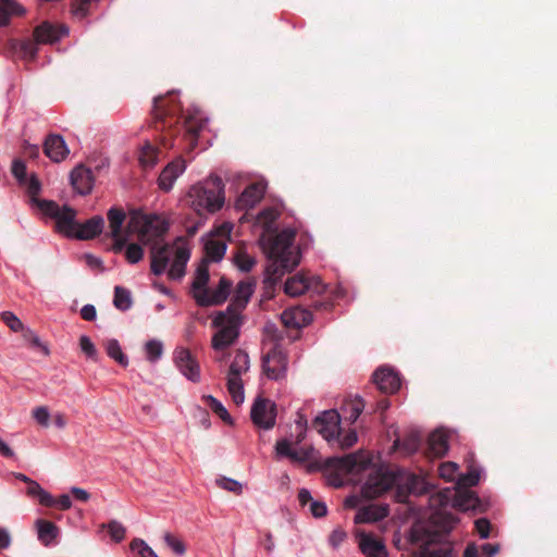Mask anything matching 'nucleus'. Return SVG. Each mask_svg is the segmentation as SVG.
<instances>
[{
  "instance_id": "49530a36",
  "label": "nucleus",
  "mask_w": 557,
  "mask_h": 557,
  "mask_svg": "<svg viewBox=\"0 0 557 557\" xmlns=\"http://www.w3.org/2000/svg\"><path fill=\"white\" fill-rule=\"evenodd\" d=\"M1 320L12 332H22L25 329L22 321L11 311H3Z\"/></svg>"
},
{
  "instance_id": "052dcab7",
  "label": "nucleus",
  "mask_w": 557,
  "mask_h": 557,
  "mask_svg": "<svg viewBox=\"0 0 557 557\" xmlns=\"http://www.w3.org/2000/svg\"><path fill=\"white\" fill-rule=\"evenodd\" d=\"M12 173L14 177L18 181V183L26 182L27 173H26V165L21 160H15L12 164Z\"/></svg>"
},
{
  "instance_id": "0eeeda50",
  "label": "nucleus",
  "mask_w": 557,
  "mask_h": 557,
  "mask_svg": "<svg viewBox=\"0 0 557 557\" xmlns=\"http://www.w3.org/2000/svg\"><path fill=\"white\" fill-rule=\"evenodd\" d=\"M265 332L272 334L274 342L272 348L262 357V370L264 374L271 380H281L285 377L287 371V355L278 344L280 336H276L275 325L268 324Z\"/></svg>"
},
{
  "instance_id": "864d4df0",
  "label": "nucleus",
  "mask_w": 557,
  "mask_h": 557,
  "mask_svg": "<svg viewBox=\"0 0 557 557\" xmlns=\"http://www.w3.org/2000/svg\"><path fill=\"white\" fill-rule=\"evenodd\" d=\"M125 257L129 263H137L144 257V250L138 244H129L125 251Z\"/></svg>"
},
{
  "instance_id": "58836bf2",
  "label": "nucleus",
  "mask_w": 557,
  "mask_h": 557,
  "mask_svg": "<svg viewBox=\"0 0 557 557\" xmlns=\"http://www.w3.org/2000/svg\"><path fill=\"white\" fill-rule=\"evenodd\" d=\"M227 391L232 396L233 401L236 405H240L244 403L245 395L243 388V382L240 377L228 376L227 377Z\"/></svg>"
},
{
  "instance_id": "1a4fd4ad",
  "label": "nucleus",
  "mask_w": 557,
  "mask_h": 557,
  "mask_svg": "<svg viewBox=\"0 0 557 557\" xmlns=\"http://www.w3.org/2000/svg\"><path fill=\"white\" fill-rule=\"evenodd\" d=\"M38 208L46 215L55 220V227L59 233L66 237H74L78 223L75 221L76 211L73 208L69 206L61 208L52 200L38 201Z\"/></svg>"
},
{
  "instance_id": "f3484780",
  "label": "nucleus",
  "mask_w": 557,
  "mask_h": 557,
  "mask_svg": "<svg viewBox=\"0 0 557 557\" xmlns=\"http://www.w3.org/2000/svg\"><path fill=\"white\" fill-rule=\"evenodd\" d=\"M71 184L81 195H87L94 186V175L90 169L84 165H77L71 172Z\"/></svg>"
},
{
  "instance_id": "4468645a",
  "label": "nucleus",
  "mask_w": 557,
  "mask_h": 557,
  "mask_svg": "<svg viewBox=\"0 0 557 557\" xmlns=\"http://www.w3.org/2000/svg\"><path fill=\"white\" fill-rule=\"evenodd\" d=\"M372 381L384 394H394L400 387V379L394 370L381 367L372 375Z\"/></svg>"
},
{
  "instance_id": "6e6552de",
  "label": "nucleus",
  "mask_w": 557,
  "mask_h": 557,
  "mask_svg": "<svg viewBox=\"0 0 557 557\" xmlns=\"http://www.w3.org/2000/svg\"><path fill=\"white\" fill-rule=\"evenodd\" d=\"M213 325L220 330L212 337V347L215 350H222L237 339L240 317H237L236 313L220 311L213 319Z\"/></svg>"
},
{
  "instance_id": "680f3d73",
  "label": "nucleus",
  "mask_w": 557,
  "mask_h": 557,
  "mask_svg": "<svg viewBox=\"0 0 557 557\" xmlns=\"http://www.w3.org/2000/svg\"><path fill=\"white\" fill-rule=\"evenodd\" d=\"M475 530L482 539L490 536L491 522L485 518H480L475 521Z\"/></svg>"
},
{
  "instance_id": "e2e57ef3",
  "label": "nucleus",
  "mask_w": 557,
  "mask_h": 557,
  "mask_svg": "<svg viewBox=\"0 0 557 557\" xmlns=\"http://www.w3.org/2000/svg\"><path fill=\"white\" fill-rule=\"evenodd\" d=\"M310 512L315 518H322L327 513L326 505L323 502L313 500L310 504Z\"/></svg>"
},
{
  "instance_id": "13d9d810",
  "label": "nucleus",
  "mask_w": 557,
  "mask_h": 557,
  "mask_svg": "<svg viewBox=\"0 0 557 557\" xmlns=\"http://www.w3.org/2000/svg\"><path fill=\"white\" fill-rule=\"evenodd\" d=\"M32 416L41 426L49 425L50 413L46 406L36 407L33 410Z\"/></svg>"
},
{
  "instance_id": "3c124183",
  "label": "nucleus",
  "mask_w": 557,
  "mask_h": 557,
  "mask_svg": "<svg viewBox=\"0 0 557 557\" xmlns=\"http://www.w3.org/2000/svg\"><path fill=\"white\" fill-rule=\"evenodd\" d=\"M164 541L166 543V545L177 555H184L185 552H186V546L185 544L183 543L182 540H180L178 537L174 536L173 534L171 533H165L164 534Z\"/></svg>"
},
{
  "instance_id": "c03bdc74",
  "label": "nucleus",
  "mask_w": 557,
  "mask_h": 557,
  "mask_svg": "<svg viewBox=\"0 0 557 557\" xmlns=\"http://www.w3.org/2000/svg\"><path fill=\"white\" fill-rule=\"evenodd\" d=\"M237 268L244 272H249L256 264V259L246 251L238 250L234 257Z\"/></svg>"
},
{
  "instance_id": "4be33fe9",
  "label": "nucleus",
  "mask_w": 557,
  "mask_h": 557,
  "mask_svg": "<svg viewBox=\"0 0 557 557\" xmlns=\"http://www.w3.org/2000/svg\"><path fill=\"white\" fill-rule=\"evenodd\" d=\"M35 528L38 541L46 547L52 545L60 535V529L49 520L37 519Z\"/></svg>"
},
{
  "instance_id": "e433bc0d",
  "label": "nucleus",
  "mask_w": 557,
  "mask_h": 557,
  "mask_svg": "<svg viewBox=\"0 0 557 557\" xmlns=\"http://www.w3.org/2000/svg\"><path fill=\"white\" fill-rule=\"evenodd\" d=\"M249 369V357L246 352L236 351L234 359L230 366L228 376L240 377Z\"/></svg>"
},
{
  "instance_id": "f257e3e1",
  "label": "nucleus",
  "mask_w": 557,
  "mask_h": 557,
  "mask_svg": "<svg viewBox=\"0 0 557 557\" xmlns=\"http://www.w3.org/2000/svg\"><path fill=\"white\" fill-rule=\"evenodd\" d=\"M393 487L398 503H407L410 495L419 496L429 491V484L421 475L404 470L393 472L380 469L369 474L361 493L364 498L373 499Z\"/></svg>"
},
{
  "instance_id": "f8f14e48",
  "label": "nucleus",
  "mask_w": 557,
  "mask_h": 557,
  "mask_svg": "<svg viewBox=\"0 0 557 557\" xmlns=\"http://www.w3.org/2000/svg\"><path fill=\"white\" fill-rule=\"evenodd\" d=\"M174 363L180 372L189 381L198 383L200 381V367L197 359L187 348H177L174 351Z\"/></svg>"
},
{
  "instance_id": "7c9ffc66",
  "label": "nucleus",
  "mask_w": 557,
  "mask_h": 557,
  "mask_svg": "<svg viewBox=\"0 0 557 557\" xmlns=\"http://www.w3.org/2000/svg\"><path fill=\"white\" fill-rule=\"evenodd\" d=\"M341 466L348 472H359L364 470L370 463L361 454H349L344 456L341 460Z\"/></svg>"
},
{
  "instance_id": "7ed1b4c3",
  "label": "nucleus",
  "mask_w": 557,
  "mask_h": 557,
  "mask_svg": "<svg viewBox=\"0 0 557 557\" xmlns=\"http://www.w3.org/2000/svg\"><path fill=\"white\" fill-rule=\"evenodd\" d=\"M296 231L293 228H284L268 237L262 238V245L267 250L269 258L273 261L268 267L270 278L276 280L286 272L293 271L300 261V253L294 246Z\"/></svg>"
},
{
  "instance_id": "c756f323",
  "label": "nucleus",
  "mask_w": 557,
  "mask_h": 557,
  "mask_svg": "<svg viewBox=\"0 0 557 557\" xmlns=\"http://www.w3.org/2000/svg\"><path fill=\"white\" fill-rule=\"evenodd\" d=\"M276 454L282 457H287L293 461L304 462L308 459V454L305 450L293 449L287 440H281L275 445Z\"/></svg>"
},
{
  "instance_id": "338daca9",
  "label": "nucleus",
  "mask_w": 557,
  "mask_h": 557,
  "mask_svg": "<svg viewBox=\"0 0 557 557\" xmlns=\"http://www.w3.org/2000/svg\"><path fill=\"white\" fill-rule=\"evenodd\" d=\"M480 475L478 471H470L462 479L461 482L465 486L471 487L479 483Z\"/></svg>"
},
{
  "instance_id": "de8ad7c7",
  "label": "nucleus",
  "mask_w": 557,
  "mask_h": 557,
  "mask_svg": "<svg viewBox=\"0 0 557 557\" xmlns=\"http://www.w3.org/2000/svg\"><path fill=\"white\" fill-rule=\"evenodd\" d=\"M215 483L219 487H221L225 491L232 492L236 495L242 494L243 486L238 481H236L234 479L221 476L215 480Z\"/></svg>"
},
{
  "instance_id": "dca6fc26",
  "label": "nucleus",
  "mask_w": 557,
  "mask_h": 557,
  "mask_svg": "<svg viewBox=\"0 0 557 557\" xmlns=\"http://www.w3.org/2000/svg\"><path fill=\"white\" fill-rule=\"evenodd\" d=\"M281 320L285 327L298 330L312 321V314L305 308L293 307L282 312Z\"/></svg>"
},
{
  "instance_id": "37998d69",
  "label": "nucleus",
  "mask_w": 557,
  "mask_h": 557,
  "mask_svg": "<svg viewBox=\"0 0 557 557\" xmlns=\"http://www.w3.org/2000/svg\"><path fill=\"white\" fill-rule=\"evenodd\" d=\"M278 215L280 213L276 209L268 207L260 211V213L258 214V220L263 225L267 232H271V227L277 220Z\"/></svg>"
},
{
  "instance_id": "412c9836",
  "label": "nucleus",
  "mask_w": 557,
  "mask_h": 557,
  "mask_svg": "<svg viewBox=\"0 0 557 557\" xmlns=\"http://www.w3.org/2000/svg\"><path fill=\"white\" fill-rule=\"evenodd\" d=\"M104 220L101 215H95L84 223H78L73 238L88 240L102 233Z\"/></svg>"
},
{
  "instance_id": "ea45409f",
  "label": "nucleus",
  "mask_w": 557,
  "mask_h": 557,
  "mask_svg": "<svg viewBox=\"0 0 557 557\" xmlns=\"http://www.w3.org/2000/svg\"><path fill=\"white\" fill-rule=\"evenodd\" d=\"M106 350L110 358L114 359L119 364L126 367L128 364L127 357L123 354L119 342L114 338L107 341Z\"/></svg>"
},
{
  "instance_id": "c85d7f7f",
  "label": "nucleus",
  "mask_w": 557,
  "mask_h": 557,
  "mask_svg": "<svg viewBox=\"0 0 557 557\" xmlns=\"http://www.w3.org/2000/svg\"><path fill=\"white\" fill-rule=\"evenodd\" d=\"M480 499L479 497L471 491L458 492L455 495L453 500L454 507L467 511V510H476L479 507Z\"/></svg>"
},
{
  "instance_id": "bf43d9fd",
  "label": "nucleus",
  "mask_w": 557,
  "mask_h": 557,
  "mask_svg": "<svg viewBox=\"0 0 557 557\" xmlns=\"http://www.w3.org/2000/svg\"><path fill=\"white\" fill-rule=\"evenodd\" d=\"M347 539V533L342 528H336L329 536V543L333 548H338Z\"/></svg>"
},
{
  "instance_id": "cd10ccee",
  "label": "nucleus",
  "mask_w": 557,
  "mask_h": 557,
  "mask_svg": "<svg viewBox=\"0 0 557 557\" xmlns=\"http://www.w3.org/2000/svg\"><path fill=\"white\" fill-rule=\"evenodd\" d=\"M341 422V414L336 410H326L314 419V424L322 425L320 432H329L333 434L337 431Z\"/></svg>"
},
{
  "instance_id": "f704fd0d",
  "label": "nucleus",
  "mask_w": 557,
  "mask_h": 557,
  "mask_svg": "<svg viewBox=\"0 0 557 557\" xmlns=\"http://www.w3.org/2000/svg\"><path fill=\"white\" fill-rule=\"evenodd\" d=\"M110 227V236H117L122 233V226L125 222L126 214L122 208H111L108 213Z\"/></svg>"
},
{
  "instance_id": "473e14b6",
  "label": "nucleus",
  "mask_w": 557,
  "mask_h": 557,
  "mask_svg": "<svg viewBox=\"0 0 557 557\" xmlns=\"http://www.w3.org/2000/svg\"><path fill=\"white\" fill-rule=\"evenodd\" d=\"M210 275H209V262L207 259H202L201 262L198 264L194 282H193V290L194 294L196 292H202L207 290V284L209 282Z\"/></svg>"
},
{
  "instance_id": "2eb2a0df",
  "label": "nucleus",
  "mask_w": 557,
  "mask_h": 557,
  "mask_svg": "<svg viewBox=\"0 0 557 557\" xmlns=\"http://www.w3.org/2000/svg\"><path fill=\"white\" fill-rule=\"evenodd\" d=\"M186 163L183 158H176L170 162L160 173L158 178L159 188L165 193L170 191L180 175L184 173Z\"/></svg>"
},
{
  "instance_id": "4d7b16f0",
  "label": "nucleus",
  "mask_w": 557,
  "mask_h": 557,
  "mask_svg": "<svg viewBox=\"0 0 557 557\" xmlns=\"http://www.w3.org/2000/svg\"><path fill=\"white\" fill-rule=\"evenodd\" d=\"M419 557H455L454 550L448 547L436 549H423L420 552Z\"/></svg>"
},
{
  "instance_id": "aec40b11",
  "label": "nucleus",
  "mask_w": 557,
  "mask_h": 557,
  "mask_svg": "<svg viewBox=\"0 0 557 557\" xmlns=\"http://www.w3.org/2000/svg\"><path fill=\"white\" fill-rule=\"evenodd\" d=\"M389 513L387 505L372 504L361 507L355 517V523H371L386 518Z\"/></svg>"
},
{
  "instance_id": "a878e982",
  "label": "nucleus",
  "mask_w": 557,
  "mask_h": 557,
  "mask_svg": "<svg viewBox=\"0 0 557 557\" xmlns=\"http://www.w3.org/2000/svg\"><path fill=\"white\" fill-rule=\"evenodd\" d=\"M143 221L144 223L140 230L141 236L151 234L156 237H161L169 230V224L166 221L156 214L144 215Z\"/></svg>"
},
{
  "instance_id": "0e129e2a",
  "label": "nucleus",
  "mask_w": 557,
  "mask_h": 557,
  "mask_svg": "<svg viewBox=\"0 0 557 557\" xmlns=\"http://www.w3.org/2000/svg\"><path fill=\"white\" fill-rule=\"evenodd\" d=\"M357 440L358 436L356 431L351 430L341 440V447L344 449L350 448L357 443Z\"/></svg>"
},
{
  "instance_id": "5fc2aeb1",
  "label": "nucleus",
  "mask_w": 557,
  "mask_h": 557,
  "mask_svg": "<svg viewBox=\"0 0 557 557\" xmlns=\"http://www.w3.org/2000/svg\"><path fill=\"white\" fill-rule=\"evenodd\" d=\"M132 550H137L141 557H156V553L140 539H135L131 543Z\"/></svg>"
},
{
  "instance_id": "6ab92c4d",
  "label": "nucleus",
  "mask_w": 557,
  "mask_h": 557,
  "mask_svg": "<svg viewBox=\"0 0 557 557\" xmlns=\"http://www.w3.org/2000/svg\"><path fill=\"white\" fill-rule=\"evenodd\" d=\"M264 187L261 184L248 185L236 200V208L248 210L253 208L263 198Z\"/></svg>"
},
{
  "instance_id": "2f4dec72",
  "label": "nucleus",
  "mask_w": 557,
  "mask_h": 557,
  "mask_svg": "<svg viewBox=\"0 0 557 557\" xmlns=\"http://www.w3.org/2000/svg\"><path fill=\"white\" fill-rule=\"evenodd\" d=\"M26 493L29 497L38 498L40 505L46 507H53L54 506V498L53 496L45 491L36 481L32 480L27 484Z\"/></svg>"
},
{
  "instance_id": "9d476101",
  "label": "nucleus",
  "mask_w": 557,
  "mask_h": 557,
  "mask_svg": "<svg viewBox=\"0 0 557 557\" xmlns=\"http://www.w3.org/2000/svg\"><path fill=\"white\" fill-rule=\"evenodd\" d=\"M250 417L257 426L270 430L275 425L276 406L270 399L258 397L251 407Z\"/></svg>"
},
{
  "instance_id": "423d86ee",
  "label": "nucleus",
  "mask_w": 557,
  "mask_h": 557,
  "mask_svg": "<svg viewBox=\"0 0 557 557\" xmlns=\"http://www.w3.org/2000/svg\"><path fill=\"white\" fill-rule=\"evenodd\" d=\"M66 34L67 28L65 26H55L50 22H42L35 27L33 39H12L9 42V47L13 52L18 53L22 58L33 60L37 55L38 45L53 44Z\"/></svg>"
},
{
  "instance_id": "a19ab883",
  "label": "nucleus",
  "mask_w": 557,
  "mask_h": 557,
  "mask_svg": "<svg viewBox=\"0 0 557 557\" xmlns=\"http://www.w3.org/2000/svg\"><path fill=\"white\" fill-rule=\"evenodd\" d=\"M113 304L116 309L125 311L131 308L132 299L131 293L121 286H115Z\"/></svg>"
},
{
  "instance_id": "5701e85b",
  "label": "nucleus",
  "mask_w": 557,
  "mask_h": 557,
  "mask_svg": "<svg viewBox=\"0 0 557 557\" xmlns=\"http://www.w3.org/2000/svg\"><path fill=\"white\" fill-rule=\"evenodd\" d=\"M359 547L366 557H387L384 543L370 534L361 535Z\"/></svg>"
},
{
  "instance_id": "6e6d98bb",
  "label": "nucleus",
  "mask_w": 557,
  "mask_h": 557,
  "mask_svg": "<svg viewBox=\"0 0 557 557\" xmlns=\"http://www.w3.org/2000/svg\"><path fill=\"white\" fill-rule=\"evenodd\" d=\"M108 531L115 542H121L126 533L125 528L117 521L112 520L108 523Z\"/></svg>"
},
{
  "instance_id": "774afa93",
  "label": "nucleus",
  "mask_w": 557,
  "mask_h": 557,
  "mask_svg": "<svg viewBox=\"0 0 557 557\" xmlns=\"http://www.w3.org/2000/svg\"><path fill=\"white\" fill-rule=\"evenodd\" d=\"M71 494L75 499L84 503L88 502L90 498V494L86 490L81 487H72Z\"/></svg>"
},
{
  "instance_id": "8fccbe9b",
  "label": "nucleus",
  "mask_w": 557,
  "mask_h": 557,
  "mask_svg": "<svg viewBox=\"0 0 557 557\" xmlns=\"http://www.w3.org/2000/svg\"><path fill=\"white\" fill-rule=\"evenodd\" d=\"M21 185H24L26 187L27 193L32 197L33 202L38 206V201H40V200L37 199L36 196L40 191L39 180L35 175H32L29 178L28 177L26 178V182L21 183Z\"/></svg>"
},
{
  "instance_id": "4c0bfd02",
  "label": "nucleus",
  "mask_w": 557,
  "mask_h": 557,
  "mask_svg": "<svg viewBox=\"0 0 557 557\" xmlns=\"http://www.w3.org/2000/svg\"><path fill=\"white\" fill-rule=\"evenodd\" d=\"M138 160L144 168H152L159 160V149L146 141L140 149Z\"/></svg>"
},
{
  "instance_id": "a211bd4d",
  "label": "nucleus",
  "mask_w": 557,
  "mask_h": 557,
  "mask_svg": "<svg viewBox=\"0 0 557 557\" xmlns=\"http://www.w3.org/2000/svg\"><path fill=\"white\" fill-rule=\"evenodd\" d=\"M45 154L50 158L53 162L63 161L70 153V150L60 135H49L44 144Z\"/></svg>"
},
{
  "instance_id": "39448f33",
  "label": "nucleus",
  "mask_w": 557,
  "mask_h": 557,
  "mask_svg": "<svg viewBox=\"0 0 557 557\" xmlns=\"http://www.w3.org/2000/svg\"><path fill=\"white\" fill-rule=\"evenodd\" d=\"M150 269L154 275H161L172 261L168 275L171 280H181L185 275L186 264L190 258L189 249L185 247H175L170 244L159 246L152 245L150 250Z\"/></svg>"
},
{
  "instance_id": "ddd939ff",
  "label": "nucleus",
  "mask_w": 557,
  "mask_h": 557,
  "mask_svg": "<svg viewBox=\"0 0 557 557\" xmlns=\"http://www.w3.org/2000/svg\"><path fill=\"white\" fill-rule=\"evenodd\" d=\"M255 286V281H240L235 288L232 301L227 306L226 311L228 313H236L237 317H240V312L246 308L251 295L253 294Z\"/></svg>"
},
{
  "instance_id": "b1692460",
  "label": "nucleus",
  "mask_w": 557,
  "mask_h": 557,
  "mask_svg": "<svg viewBox=\"0 0 557 557\" xmlns=\"http://www.w3.org/2000/svg\"><path fill=\"white\" fill-rule=\"evenodd\" d=\"M313 281L317 283V285L320 284L318 278H309L299 274L294 275L286 281L284 290L289 296H300L308 289L312 288Z\"/></svg>"
},
{
  "instance_id": "09e8293b",
  "label": "nucleus",
  "mask_w": 557,
  "mask_h": 557,
  "mask_svg": "<svg viewBox=\"0 0 557 557\" xmlns=\"http://www.w3.org/2000/svg\"><path fill=\"white\" fill-rule=\"evenodd\" d=\"M23 338L30 344L34 348H39L46 356L49 355L48 347L41 343L40 338L36 335L34 331L25 327L22 331Z\"/></svg>"
},
{
  "instance_id": "79ce46f5",
  "label": "nucleus",
  "mask_w": 557,
  "mask_h": 557,
  "mask_svg": "<svg viewBox=\"0 0 557 557\" xmlns=\"http://www.w3.org/2000/svg\"><path fill=\"white\" fill-rule=\"evenodd\" d=\"M206 405L216 413L224 422L231 423L232 419L225 407L213 396L208 395L203 397Z\"/></svg>"
},
{
  "instance_id": "69168bd1",
  "label": "nucleus",
  "mask_w": 557,
  "mask_h": 557,
  "mask_svg": "<svg viewBox=\"0 0 557 557\" xmlns=\"http://www.w3.org/2000/svg\"><path fill=\"white\" fill-rule=\"evenodd\" d=\"M81 317L85 321H94L97 317V311L94 305H85L81 309Z\"/></svg>"
},
{
  "instance_id": "72a5a7b5",
  "label": "nucleus",
  "mask_w": 557,
  "mask_h": 557,
  "mask_svg": "<svg viewBox=\"0 0 557 557\" xmlns=\"http://www.w3.org/2000/svg\"><path fill=\"white\" fill-rule=\"evenodd\" d=\"M23 8L14 0H0V26L9 24L12 15H22Z\"/></svg>"
},
{
  "instance_id": "393cba45",
  "label": "nucleus",
  "mask_w": 557,
  "mask_h": 557,
  "mask_svg": "<svg viewBox=\"0 0 557 557\" xmlns=\"http://www.w3.org/2000/svg\"><path fill=\"white\" fill-rule=\"evenodd\" d=\"M448 450V437L442 430L431 433L428 438V455L434 458H442Z\"/></svg>"
},
{
  "instance_id": "9b49d317",
  "label": "nucleus",
  "mask_w": 557,
  "mask_h": 557,
  "mask_svg": "<svg viewBox=\"0 0 557 557\" xmlns=\"http://www.w3.org/2000/svg\"><path fill=\"white\" fill-rule=\"evenodd\" d=\"M231 287V281L223 276L215 289L210 290L208 288L207 290L196 292L194 298L200 307L218 306L227 299Z\"/></svg>"
},
{
  "instance_id": "c9c22d12",
  "label": "nucleus",
  "mask_w": 557,
  "mask_h": 557,
  "mask_svg": "<svg viewBox=\"0 0 557 557\" xmlns=\"http://www.w3.org/2000/svg\"><path fill=\"white\" fill-rule=\"evenodd\" d=\"M205 250L207 258L211 261L218 262L225 255L226 243L223 239L210 238L205 245Z\"/></svg>"
},
{
  "instance_id": "bb28decb",
  "label": "nucleus",
  "mask_w": 557,
  "mask_h": 557,
  "mask_svg": "<svg viewBox=\"0 0 557 557\" xmlns=\"http://www.w3.org/2000/svg\"><path fill=\"white\" fill-rule=\"evenodd\" d=\"M363 409L364 403L360 397L347 399L343 403L341 407V420L344 419L345 421L352 424L357 421Z\"/></svg>"
},
{
  "instance_id": "f03ea898",
  "label": "nucleus",
  "mask_w": 557,
  "mask_h": 557,
  "mask_svg": "<svg viewBox=\"0 0 557 557\" xmlns=\"http://www.w3.org/2000/svg\"><path fill=\"white\" fill-rule=\"evenodd\" d=\"M152 114L154 127L162 131L168 129L171 136L173 135L172 127L183 119L184 136L191 148L196 146L198 135L207 124V120L197 110L182 115V108L174 92L156 97Z\"/></svg>"
},
{
  "instance_id": "603ef678",
  "label": "nucleus",
  "mask_w": 557,
  "mask_h": 557,
  "mask_svg": "<svg viewBox=\"0 0 557 557\" xmlns=\"http://www.w3.org/2000/svg\"><path fill=\"white\" fill-rule=\"evenodd\" d=\"M79 346H81L82 351L88 358H90L92 360L97 359L98 351H97L94 343L91 342V339L88 336H86V335L81 336V338H79Z\"/></svg>"
},
{
  "instance_id": "a18cd8bd",
  "label": "nucleus",
  "mask_w": 557,
  "mask_h": 557,
  "mask_svg": "<svg viewBox=\"0 0 557 557\" xmlns=\"http://www.w3.org/2000/svg\"><path fill=\"white\" fill-rule=\"evenodd\" d=\"M145 351L147 355V359L150 362H154L161 358L163 354V345L160 341L150 339L145 345Z\"/></svg>"
},
{
  "instance_id": "20e7f679",
  "label": "nucleus",
  "mask_w": 557,
  "mask_h": 557,
  "mask_svg": "<svg viewBox=\"0 0 557 557\" xmlns=\"http://www.w3.org/2000/svg\"><path fill=\"white\" fill-rule=\"evenodd\" d=\"M187 203L199 216L218 212L224 205L223 181L211 175L193 185L187 193Z\"/></svg>"
}]
</instances>
